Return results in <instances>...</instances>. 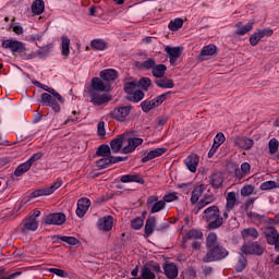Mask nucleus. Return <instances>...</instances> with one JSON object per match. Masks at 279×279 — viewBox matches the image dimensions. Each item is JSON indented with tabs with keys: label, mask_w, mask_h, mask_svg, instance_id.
<instances>
[{
	"label": "nucleus",
	"mask_w": 279,
	"mask_h": 279,
	"mask_svg": "<svg viewBox=\"0 0 279 279\" xmlns=\"http://www.w3.org/2000/svg\"><path fill=\"white\" fill-rule=\"evenodd\" d=\"M43 106H49L53 112H60L61 106L64 104V97L60 95V98L56 94H41Z\"/></svg>",
	"instance_id": "nucleus-2"
},
{
	"label": "nucleus",
	"mask_w": 279,
	"mask_h": 279,
	"mask_svg": "<svg viewBox=\"0 0 279 279\" xmlns=\"http://www.w3.org/2000/svg\"><path fill=\"white\" fill-rule=\"evenodd\" d=\"M270 154H276L278 151L279 142L276 138H271L268 143Z\"/></svg>",
	"instance_id": "nucleus-58"
},
{
	"label": "nucleus",
	"mask_w": 279,
	"mask_h": 279,
	"mask_svg": "<svg viewBox=\"0 0 279 279\" xmlns=\"http://www.w3.org/2000/svg\"><path fill=\"white\" fill-rule=\"evenodd\" d=\"M121 182L128 184V182H136L137 184H143V179L138 174H125L121 177Z\"/></svg>",
	"instance_id": "nucleus-31"
},
{
	"label": "nucleus",
	"mask_w": 279,
	"mask_h": 279,
	"mask_svg": "<svg viewBox=\"0 0 279 279\" xmlns=\"http://www.w3.org/2000/svg\"><path fill=\"white\" fill-rule=\"evenodd\" d=\"M203 238H204V233L195 229H192L187 232V239H192L194 241H201V239Z\"/></svg>",
	"instance_id": "nucleus-47"
},
{
	"label": "nucleus",
	"mask_w": 279,
	"mask_h": 279,
	"mask_svg": "<svg viewBox=\"0 0 279 279\" xmlns=\"http://www.w3.org/2000/svg\"><path fill=\"white\" fill-rule=\"evenodd\" d=\"M271 34H274V31H271V28H263V29L256 31L250 37V43L252 47H256V45H258V43H260V40H263L265 36H271Z\"/></svg>",
	"instance_id": "nucleus-7"
},
{
	"label": "nucleus",
	"mask_w": 279,
	"mask_h": 279,
	"mask_svg": "<svg viewBox=\"0 0 279 279\" xmlns=\"http://www.w3.org/2000/svg\"><path fill=\"white\" fill-rule=\"evenodd\" d=\"M142 110L143 112H149V110H154L156 108V102L154 100H144L142 104Z\"/></svg>",
	"instance_id": "nucleus-48"
},
{
	"label": "nucleus",
	"mask_w": 279,
	"mask_h": 279,
	"mask_svg": "<svg viewBox=\"0 0 279 279\" xmlns=\"http://www.w3.org/2000/svg\"><path fill=\"white\" fill-rule=\"evenodd\" d=\"M155 66H156V60H154L151 58L147 59L142 64V69H145L146 71H149V69L154 70Z\"/></svg>",
	"instance_id": "nucleus-59"
},
{
	"label": "nucleus",
	"mask_w": 279,
	"mask_h": 279,
	"mask_svg": "<svg viewBox=\"0 0 279 279\" xmlns=\"http://www.w3.org/2000/svg\"><path fill=\"white\" fill-rule=\"evenodd\" d=\"M137 86H140L143 90H149V86H151V80L149 77H142Z\"/></svg>",
	"instance_id": "nucleus-50"
},
{
	"label": "nucleus",
	"mask_w": 279,
	"mask_h": 279,
	"mask_svg": "<svg viewBox=\"0 0 279 279\" xmlns=\"http://www.w3.org/2000/svg\"><path fill=\"white\" fill-rule=\"evenodd\" d=\"M228 256V251L221 246H214L207 255L204 257L205 263H213L215 260H221V258H226Z\"/></svg>",
	"instance_id": "nucleus-3"
},
{
	"label": "nucleus",
	"mask_w": 279,
	"mask_h": 279,
	"mask_svg": "<svg viewBox=\"0 0 279 279\" xmlns=\"http://www.w3.org/2000/svg\"><path fill=\"white\" fill-rule=\"evenodd\" d=\"M12 29H13L14 34H16V36H23V34L25 32L23 29V26L19 23L13 24Z\"/></svg>",
	"instance_id": "nucleus-62"
},
{
	"label": "nucleus",
	"mask_w": 279,
	"mask_h": 279,
	"mask_svg": "<svg viewBox=\"0 0 279 279\" xmlns=\"http://www.w3.org/2000/svg\"><path fill=\"white\" fill-rule=\"evenodd\" d=\"M66 221V216L62 213L50 214L45 217L44 222L47 226H62Z\"/></svg>",
	"instance_id": "nucleus-8"
},
{
	"label": "nucleus",
	"mask_w": 279,
	"mask_h": 279,
	"mask_svg": "<svg viewBox=\"0 0 279 279\" xmlns=\"http://www.w3.org/2000/svg\"><path fill=\"white\" fill-rule=\"evenodd\" d=\"M217 234L215 233H209L207 235V247H217Z\"/></svg>",
	"instance_id": "nucleus-55"
},
{
	"label": "nucleus",
	"mask_w": 279,
	"mask_h": 279,
	"mask_svg": "<svg viewBox=\"0 0 279 279\" xmlns=\"http://www.w3.org/2000/svg\"><path fill=\"white\" fill-rule=\"evenodd\" d=\"M253 193H254V187L250 184L244 185L241 190V195L243 197H250V195H252Z\"/></svg>",
	"instance_id": "nucleus-56"
},
{
	"label": "nucleus",
	"mask_w": 279,
	"mask_h": 279,
	"mask_svg": "<svg viewBox=\"0 0 279 279\" xmlns=\"http://www.w3.org/2000/svg\"><path fill=\"white\" fill-rule=\"evenodd\" d=\"M90 101L94 106H104L108 104V95L100 92H90Z\"/></svg>",
	"instance_id": "nucleus-17"
},
{
	"label": "nucleus",
	"mask_w": 279,
	"mask_h": 279,
	"mask_svg": "<svg viewBox=\"0 0 279 279\" xmlns=\"http://www.w3.org/2000/svg\"><path fill=\"white\" fill-rule=\"evenodd\" d=\"M123 141H125L124 135H119L110 143V147L113 154H119L121 151V147H123Z\"/></svg>",
	"instance_id": "nucleus-27"
},
{
	"label": "nucleus",
	"mask_w": 279,
	"mask_h": 279,
	"mask_svg": "<svg viewBox=\"0 0 279 279\" xmlns=\"http://www.w3.org/2000/svg\"><path fill=\"white\" fill-rule=\"evenodd\" d=\"M32 12L37 15L43 14L45 12V1L35 0L32 4Z\"/></svg>",
	"instance_id": "nucleus-32"
},
{
	"label": "nucleus",
	"mask_w": 279,
	"mask_h": 279,
	"mask_svg": "<svg viewBox=\"0 0 279 279\" xmlns=\"http://www.w3.org/2000/svg\"><path fill=\"white\" fill-rule=\"evenodd\" d=\"M90 46L93 47V49H96L97 51H104L108 48V44L106 43V40L102 39L92 40Z\"/></svg>",
	"instance_id": "nucleus-34"
},
{
	"label": "nucleus",
	"mask_w": 279,
	"mask_h": 279,
	"mask_svg": "<svg viewBox=\"0 0 279 279\" xmlns=\"http://www.w3.org/2000/svg\"><path fill=\"white\" fill-rule=\"evenodd\" d=\"M166 71H167V65L157 64L153 68V75L154 77H165Z\"/></svg>",
	"instance_id": "nucleus-35"
},
{
	"label": "nucleus",
	"mask_w": 279,
	"mask_h": 279,
	"mask_svg": "<svg viewBox=\"0 0 279 279\" xmlns=\"http://www.w3.org/2000/svg\"><path fill=\"white\" fill-rule=\"evenodd\" d=\"M250 171H252V166H250L247 162H243L241 165V169H235V178H238V180H242V178H245V175H250Z\"/></svg>",
	"instance_id": "nucleus-26"
},
{
	"label": "nucleus",
	"mask_w": 279,
	"mask_h": 279,
	"mask_svg": "<svg viewBox=\"0 0 279 279\" xmlns=\"http://www.w3.org/2000/svg\"><path fill=\"white\" fill-rule=\"evenodd\" d=\"M90 208V199L83 197L77 201L76 215L82 219Z\"/></svg>",
	"instance_id": "nucleus-15"
},
{
	"label": "nucleus",
	"mask_w": 279,
	"mask_h": 279,
	"mask_svg": "<svg viewBox=\"0 0 279 279\" xmlns=\"http://www.w3.org/2000/svg\"><path fill=\"white\" fill-rule=\"evenodd\" d=\"M206 193H208V185H206V184L197 185L192 191L191 203L192 204H197V202H199V197H204V195Z\"/></svg>",
	"instance_id": "nucleus-14"
},
{
	"label": "nucleus",
	"mask_w": 279,
	"mask_h": 279,
	"mask_svg": "<svg viewBox=\"0 0 279 279\" xmlns=\"http://www.w3.org/2000/svg\"><path fill=\"white\" fill-rule=\"evenodd\" d=\"M131 110V106L117 107L110 112V116L112 119H116V121H124L130 116Z\"/></svg>",
	"instance_id": "nucleus-6"
},
{
	"label": "nucleus",
	"mask_w": 279,
	"mask_h": 279,
	"mask_svg": "<svg viewBox=\"0 0 279 279\" xmlns=\"http://www.w3.org/2000/svg\"><path fill=\"white\" fill-rule=\"evenodd\" d=\"M146 204L153 215L156 213H160V210H165V207L167 206L165 201H158V196L156 195L149 196Z\"/></svg>",
	"instance_id": "nucleus-4"
},
{
	"label": "nucleus",
	"mask_w": 279,
	"mask_h": 279,
	"mask_svg": "<svg viewBox=\"0 0 279 279\" xmlns=\"http://www.w3.org/2000/svg\"><path fill=\"white\" fill-rule=\"evenodd\" d=\"M97 134L99 138H106V122L100 121L97 124Z\"/></svg>",
	"instance_id": "nucleus-52"
},
{
	"label": "nucleus",
	"mask_w": 279,
	"mask_h": 279,
	"mask_svg": "<svg viewBox=\"0 0 279 279\" xmlns=\"http://www.w3.org/2000/svg\"><path fill=\"white\" fill-rule=\"evenodd\" d=\"M221 184H223V175L221 173H214L211 175V186H214V189H219Z\"/></svg>",
	"instance_id": "nucleus-38"
},
{
	"label": "nucleus",
	"mask_w": 279,
	"mask_h": 279,
	"mask_svg": "<svg viewBox=\"0 0 279 279\" xmlns=\"http://www.w3.org/2000/svg\"><path fill=\"white\" fill-rule=\"evenodd\" d=\"M241 235L244 241H254L258 239V231L254 228H246L242 230Z\"/></svg>",
	"instance_id": "nucleus-24"
},
{
	"label": "nucleus",
	"mask_w": 279,
	"mask_h": 279,
	"mask_svg": "<svg viewBox=\"0 0 279 279\" xmlns=\"http://www.w3.org/2000/svg\"><path fill=\"white\" fill-rule=\"evenodd\" d=\"M140 279H156V275L149 269V267L142 268Z\"/></svg>",
	"instance_id": "nucleus-45"
},
{
	"label": "nucleus",
	"mask_w": 279,
	"mask_h": 279,
	"mask_svg": "<svg viewBox=\"0 0 279 279\" xmlns=\"http://www.w3.org/2000/svg\"><path fill=\"white\" fill-rule=\"evenodd\" d=\"M71 54V38L69 36H61V56L68 58Z\"/></svg>",
	"instance_id": "nucleus-19"
},
{
	"label": "nucleus",
	"mask_w": 279,
	"mask_h": 279,
	"mask_svg": "<svg viewBox=\"0 0 279 279\" xmlns=\"http://www.w3.org/2000/svg\"><path fill=\"white\" fill-rule=\"evenodd\" d=\"M92 93H104V90H108L109 86L101 78L95 77L92 81Z\"/></svg>",
	"instance_id": "nucleus-21"
},
{
	"label": "nucleus",
	"mask_w": 279,
	"mask_h": 279,
	"mask_svg": "<svg viewBox=\"0 0 279 279\" xmlns=\"http://www.w3.org/2000/svg\"><path fill=\"white\" fill-rule=\"evenodd\" d=\"M251 247H253V250H247V246H242V254H255L256 256H260L263 252H265V248L256 243L251 244Z\"/></svg>",
	"instance_id": "nucleus-25"
},
{
	"label": "nucleus",
	"mask_w": 279,
	"mask_h": 279,
	"mask_svg": "<svg viewBox=\"0 0 279 279\" xmlns=\"http://www.w3.org/2000/svg\"><path fill=\"white\" fill-rule=\"evenodd\" d=\"M60 239L63 241V243H68L69 245H77V239L73 236L62 235Z\"/></svg>",
	"instance_id": "nucleus-61"
},
{
	"label": "nucleus",
	"mask_w": 279,
	"mask_h": 279,
	"mask_svg": "<svg viewBox=\"0 0 279 279\" xmlns=\"http://www.w3.org/2000/svg\"><path fill=\"white\" fill-rule=\"evenodd\" d=\"M215 202V196L210 192H205L203 197L198 201V210L208 206V204H213Z\"/></svg>",
	"instance_id": "nucleus-29"
},
{
	"label": "nucleus",
	"mask_w": 279,
	"mask_h": 279,
	"mask_svg": "<svg viewBox=\"0 0 279 279\" xmlns=\"http://www.w3.org/2000/svg\"><path fill=\"white\" fill-rule=\"evenodd\" d=\"M184 165H185L186 169H189V171H191V173H195V171H197V167L199 165V157L195 154H192L184 159Z\"/></svg>",
	"instance_id": "nucleus-16"
},
{
	"label": "nucleus",
	"mask_w": 279,
	"mask_h": 279,
	"mask_svg": "<svg viewBox=\"0 0 279 279\" xmlns=\"http://www.w3.org/2000/svg\"><path fill=\"white\" fill-rule=\"evenodd\" d=\"M252 29H254L253 22H248L246 24L239 22L238 24H235V34H238L239 36H245V34H247V32H252Z\"/></svg>",
	"instance_id": "nucleus-20"
},
{
	"label": "nucleus",
	"mask_w": 279,
	"mask_h": 279,
	"mask_svg": "<svg viewBox=\"0 0 279 279\" xmlns=\"http://www.w3.org/2000/svg\"><path fill=\"white\" fill-rule=\"evenodd\" d=\"M98 156H110V146L108 145H100L97 150Z\"/></svg>",
	"instance_id": "nucleus-60"
},
{
	"label": "nucleus",
	"mask_w": 279,
	"mask_h": 279,
	"mask_svg": "<svg viewBox=\"0 0 279 279\" xmlns=\"http://www.w3.org/2000/svg\"><path fill=\"white\" fill-rule=\"evenodd\" d=\"M137 86H138V82H136V81L125 83V85H124V92H125L126 95H129V97H130V96L134 95V93H135Z\"/></svg>",
	"instance_id": "nucleus-39"
},
{
	"label": "nucleus",
	"mask_w": 279,
	"mask_h": 279,
	"mask_svg": "<svg viewBox=\"0 0 279 279\" xmlns=\"http://www.w3.org/2000/svg\"><path fill=\"white\" fill-rule=\"evenodd\" d=\"M217 53V46L216 45H207L201 51V60H208L210 56H215Z\"/></svg>",
	"instance_id": "nucleus-22"
},
{
	"label": "nucleus",
	"mask_w": 279,
	"mask_h": 279,
	"mask_svg": "<svg viewBox=\"0 0 279 279\" xmlns=\"http://www.w3.org/2000/svg\"><path fill=\"white\" fill-rule=\"evenodd\" d=\"M155 228H156V218H148L146 220V225H145V232H146V234L148 236L154 234Z\"/></svg>",
	"instance_id": "nucleus-36"
},
{
	"label": "nucleus",
	"mask_w": 279,
	"mask_h": 279,
	"mask_svg": "<svg viewBox=\"0 0 279 279\" xmlns=\"http://www.w3.org/2000/svg\"><path fill=\"white\" fill-rule=\"evenodd\" d=\"M145 94L142 90H134V93L129 96V99L131 101H134L135 104H138V101H142V99H144Z\"/></svg>",
	"instance_id": "nucleus-46"
},
{
	"label": "nucleus",
	"mask_w": 279,
	"mask_h": 279,
	"mask_svg": "<svg viewBox=\"0 0 279 279\" xmlns=\"http://www.w3.org/2000/svg\"><path fill=\"white\" fill-rule=\"evenodd\" d=\"M143 145V138L141 137H131L128 138V144L122 148V154H132L136 150V147Z\"/></svg>",
	"instance_id": "nucleus-12"
},
{
	"label": "nucleus",
	"mask_w": 279,
	"mask_h": 279,
	"mask_svg": "<svg viewBox=\"0 0 279 279\" xmlns=\"http://www.w3.org/2000/svg\"><path fill=\"white\" fill-rule=\"evenodd\" d=\"M48 271L50 274H54V276H58L59 278H68L69 274L66 271L60 269V268H49Z\"/></svg>",
	"instance_id": "nucleus-54"
},
{
	"label": "nucleus",
	"mask_w": 279,
	"mask_h": 279,
	"mask_svg": "<svg viewBox=\"0 0 279 279\" xmlns=\"http://www.w3.org/2000/svg\"><path fill=\"white\" fill-rule=\"evenodd\" d=\"M167 151V148H155L147 153L145 157H143L142 162H149V160H154V158H158L162 156Z\"/></svg>",
	"instance_id": "nucleus-23"
},
{
	"label": "nucleus",
	"mask_w": 279,
	"mask_h": 279,
	"mask_svg": "<svg viewBox=\"0 0 279 279\" xmlns=\"http://www.w3.org/2000/svg\"><path fill=\"white\" fill-rule=\"evenodd\" d=\"M223 143H226V135H223V133H218L214 137V146L221 147V145H223Z\"/></svg>",
	"instance_id": "nucleus-53"
},
{
	"label": "nucleus",
	"mask_w": 279,
	"mask_h": 279,
	"mask_svg": "<svg viewBox=\"0 0 279 279\" xmlns=\"http://www.w3.org/2000/svg\"><path fill=\"white\" fill-rule=\"evenodd\" d=\"M247 260L245 257L241 256L238 264H236V271H243L245 269Z\"/></svg>",
	"instance_id": "nucleus-63"
},
{
	"label": "nucleus",
	"mask_w": 279,
	"mask_h": 279,
	"mask_svg": "<svg viewBox=\"0 0 279 279\" xmlns=\"http://www.w3.org/2000/svg\"><path fill=\"white\" fill-rule=\"evenodd\" d=\"M144 223H145V220L141 217H137L132 220L131 226L133 230H141Z\"/></svg>",
	"instance_id": "nucleus-51"
},
{
	"label": "nucleus",
	"mask_w": 279,
	"mask_h": 279,
	"mask_svg": "<svg viewBox=\"0 0 279 279\" xmlns=\"http://www.w3.org/2000/svg\"><path fill=\"white\" fill-rule=\"evenodd\" d=\"M182 25H184V21L180 17L174 19L173 21H171L168 25L169 29H171V32H178V29H180L182 27Z\"/></svg>",
	"instance_id": "nucleus-41"
},
{
	"label": "nucleus",
	"mask_w": 279,
	"mask_h": 279,
	"mask_svg": "<svg viewBox=\"0 0 279 279\" xmlns=\"http://www.w3.org/2000/svg\"><path fill=\"white\" fill-rule=\"evenodd\" d=\"M112 226H114V219L112 216H105L97 221V228L101 232H110V230H112Z\"/></svg>",
	"instance_id": "nucleus-11"
},
{
	"label": "nucleus",
	"mask_w": 279,
	"mask_h": 279,
	"mask_svg": "<svg viewBox=\"0 0 279 279\" xmlns=\"http://www.w3.org/2000/svg\"><path fill=\"white\" fill-rule=\"evenodd\" d=\"M178 199H180L178 192H170L165 194L162 201L165 202V204H171V202H178Z\"/></svg>",
	"instance_id": "nucleus-44"
},
{
	"label": "nucleus",
	"mask_w": 279,
	"mask_h": 279,
	"mask_svg": "<svg viewBox=\"0 0 279 279\" xmlns=\"http://www.w3.org/2000/svg\"><path fill=\"white\" fill-rule=\"evenodd\" d=\"M167 95H169V93L161 94L160 96L153 99L156 108H157V106H160V104H162L165 101V99H167Z\"/></svg>",
	"instance_id": "nucleus-64"
},
{
	"label": "nucleus",
	"mask_w": 279,
	"mask_h": 279,
	"mask_svg": "<svg viewBox=\"0 0 279 279\" xmlns=\"http://www.w3.org/2000/svg\"><path fill=\"white\" fill-rule=\"evenodd\" d=\"M49 195H51V194L49 193V190L47 186L43 187V189L35 190L33 193H31V197L33 199L36 197H47Z\"/></svg>",
	"instance_id": "nucleus-40"
},
{
	"label": "nucleus",
	"mask_w": 279,
	"mask_h": 279,
	"mask_svg": "<svg viewBox=\"0 0 279 279\" xmlns=\"http://www.w3.org/2000/svg\"><path fill=\"white\" fill-rule=\"evenodd\" d=\"M163 271L169 279L178 278V266H175L174 264H166L163 266Z\"/></svg>",
	"instance_id": "nucleus-28"
},
{
	"label": "nucleus",
	"mask_w": 279,
	"mask_h": 279,
	"mask_svg": "<svg viewBox=\"0 0 279 279\" xmlns=\"http://www.w3.org/2000/svg\"><path fill=\"white\" fill-rule=\"evenodd\" d=\"M203 219L211 221L208 226L211 230L221 228L223 225V218H219V208L217 206H210L204 210ZM213 219H215L213 221Z\"/></svg>",
	"instance_id": "nucleus-1"
},
{
	"label": "nucleus",
	"mask_w": 279,
	"mask_h": 279,
	"mask_svg": "<svg viewBox=\"0 0 279 279\" xmlns=\"http://www.w3.org/2000/svg\"><path fill=\"white\" fill-rule=\"evenodd\" d=\"M260 191H271V189H279V183L276 181H266L259 185Z\"/></svg>",
	"instance_id": "nucleus-42"
},
{
	"label": "nucleus",
	"mask_w": 279,
	"mask_h": 279,
	"mask_svg": "<svg viewBox=\"0 0 279 279\" xmlns=\"http://www.w3.org/2000/svg\"><path fill=\"white\" fill-rule=\"evenodd\" d=\"M156 85L159 86V88H173L174 84L171 78H162L159 81H156Z\"/></svg>",
	"instance_id": "nucleus-43"
},
{
	"label": "nucleus",
	"mask_w": 279,
	"mask_h": 279,
	"mask_svg": "<svg viewBox=\"0 0 279 279\" xmlns=\"http://www.w3.org/2000/svg\"><path fill=\"white\" fill-rule=\"evenodd\" d=\"M4 49H10L12 53H23L25 51V45L22 41L14 39H7L2 43Z\"/></svg>",
	"instance_id": "nucleus-5"
},
{
	"label": "nucleus",
	"mask_w": 279,
	"mask_h": 279,
	"mask_svg": "<svg viewBox=\"0 0 279 279\" xmlns=\"http://www.w3.org/2000/svg\"><path fill=\"white\" fill-rule=\"evenodd\" d=\"M100 77L105 82H114V80L118 77V74L116 70L107 69L100 72Z\"/></svg>",
	"instance_id": "nucleus-30"
},
{
	"label": "nucleus",
	"mask_w": 279,
	"mask_h": 279,
	"mask_svg": "<svg viewBox=\"0 0 279 279\" xmlns=\"http://www.w3.org/2000/svg\"><path fill=\"white\" fill-rule=\"evenodd\" d=\"M165 51L169 58L170 64L175 66V64H178V59L182 56V48L167 46Z\"/></svg>",
	"instance_id": "nucleus-9"
},
{
	"label": "nucleus",
	"mask_w": 279,
	"mask_h": 279,
	"mask_svg": "<svg viewBox=\"0 0 279 279\" xmlns=\"http://www.w3.org/2000/svg\"><path fill=\"white\" fill-rule=\"evenodd\" d=\"M60 186H62V180L57 179V181L52 185L47 186L48 193H50V195H53V193H56V191H58Z\"/></svg>",
	"instance_id": "nucleus-57"
},
{
	"label": "nucleus",
	"mask_w": 279,
	"mask_h": 279,
	"mask_svg": "<svg viewBox=\"0 0 279 279\" xmlns=\"http://www.w3.org/2000/svg\"><path fill=\"white\" fill-rule=\"evenodd\" d=\"M112 162H114V160L111 159V157H105L99 159L96 162V166L99 167L100 169H106V167H108V165H112Z\"/></svg>",
	"instance_id": "nucleus-49"
},
{
	"label": "nucleus",
	"mask_w": 279,
	"mask_h": 279,
	"mask_svg": "<svg viewBox=\"0 0 279 279\" xmlns=\"http://www.w3.org/2000/svg\"><path fill=\"white\" fill-rule=\"evenodd\" d=\"M29 169H32L29 161H25L15 169L14 175H16V178H21V175H23V173H27Z\"/></svg>",
	"instance_id": "nucleus-33"
},
{
	"label": "nucleus",
	"mask_w": 279,
	"mask_h": 279,
	"mask_svg": "<svg viewBox=\"0 0 279 279\" xmlns=\"http://www.w3.org/2000/svg\"><path fill=\"white\" fill-rule=\"evenodd\" d=\"M234 204H236V194L234 192H229L227 195V210H232L234 208Z\"/></svg>",
	"instance_id": "nucleus-37"
},
{
	"label": "nucleus",
	"mask_w": 279,
	"mask_h": 279,
	"mask_svg": "<svg viewBox=\"0 0 279 279\" xmlns=\"http://www.w3.org/2000/svg\"><path fill=\"white\" fill-rule=\"evenodd\" d=\"M38 230V220L35 217H28L24 220L22 232H36Z\"/></svg>",
	"instance_id": "nucleus-18"
},
{
	"label": "nucleus",
	"mask_w": 279,
	"mask_h": 279,
	"mask_svg": "<svg viewBox=\"0 0 279 279\" xmlns=\"http://www.w3.org/2000/svg\"><path fill=\"white\" fill-rule=\"evenodd\" d=\"M235 147L239 149H244L245 151L250 150L251 147H254V141L248 137L238 136L233 140Z\"/></svg>",
	"instance_id": "nucleus-13"
},
{
	"label": "nucleus",
	"mask_w": 279,
	"mask_h": 279,
	"mask_svg": "<svg viewBox=\"0 0 279 279\" xmlns=\"http://www.w3.org/2000/svg\"><path fill=\"white\" fill-rule=\"evenodd\" d=\"M266 239L269 245H275L276 252H279V233L274 227H269L266 232Z\"/></svg>",
	"instance_id": "nucleus-10"
}]
</instances>
